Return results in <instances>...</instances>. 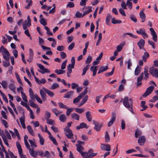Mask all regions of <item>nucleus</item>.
<instances>
[{
    "mask_svg": "<svg viewBox=\"0 0 158 158\" xmlns=\"http://www.w3.org/2000/svg\"><path fill=\"white\" fill-rule=\"evenodd\" d=\"M71 116L72 118L76 120H79V116L76 113H72L71 114Z\"/></svg>",
    "mask_w": 158,
    "mask_h": 158,
    "instance_id": "f704fd0d",
    "label": "nucleus"
},
{
    "mask_svg": "<svg viewBox=\"0 0 158 158\" xmlns=\"http://www.w3.org/2000/svg\"><path fill=\"white\" fill-rule=\"evenodd\" d=\"M158 100V96L155 95L149 101L150 102H154Z\"/></svg>",
    "mask_w": 158,
    "mask_h": 158,
    "instance_id": "0e129e2a",
    "label": "nucleus"
},
{
    "mask_svg": "<svg viewBox=\"0 0 158 158\" xmlns=\"http://www.w3.org/2000/svg\"><path fill=\"white\" fill-rule=\"evenodd\" d=\"M144 74V77L143 78L145 80H147L149 78V74L148 73V67L147 66H145L144 68V71L143 73V75Z\"/></svg>",
    "mask_w": 158,
    "mask_h": 158,
    "instance_id": "f3484780",
    "label": "nucleus"
},
{
    "mask_svg": "<svg viewBox=\"0 0 158 158\" xmlns=\"http://www.w3.org/2000/svg\"><path fill=\"white\" fill-rule=\"evenodd\" d=\"M93 150L90 149L88 152H83L81 155L84 158H92L97 155V153H94L92 152Z\"/></svg>",
    "mask_w": 158,
    "mask_h": 158,
    "instance_id": "f03ea898",
    "label": "nucleus"
},
{
    "mask_svg": "<svg viewBox=\"0 0 158 158\" xmlns=\"http://www.w3.org/2000/svg\"><path fill=\"white\" fill-rule=\"evenodd\" d=\"M49 138L55 145H58V143L56 141V139L52 136L50 137Z\"/></svg>",
    "mask_w": 158,
    "mask_h": 158,
    "instance_id": "69168bd1",
    "label": "nucleus"
},
{
    "mask_svg": "<svg viewBox=\"0 0 158 158\" xmlns=\"http://www.w3.org/2000/svg\"><path fill=\"white\" fill-rule=\"evenodd\" d=\"M81 98L80 96H79L74 99L73 101V103L75 104H76L77 103H78L79 102L80 100L81 99Z\"/></svg>",
    "mask_w": 158,
    "mask_h": 158,
    "instance_id": "680f3d73",
    "label": "nucleus"
},
{
    "mask_svg": "<svg viewBox=\"0 0 158 158\" xmlns=\"http://www.w3.org/2000/svg\"><path fill=\"white\" fill-rule=\"evenodd\" d=\"M124 44H121L117 46L116 47L117 51L118 52H120L122 50Z\"/></svg>",
    "mask_w": 158,
    "mask_h": 158,
    "instance_id": "3c124183",
    "label": "nucleus"
},
{
    "mask_svg": "<svg viewBox=\"0 0 158 158\" xmlns=\"http://www.w3.org/2000/svg\"><path fill=\"white\" fill-rule=\"evenodd\" d=\"M92 60V57L90 56H88L85 62L86 64H87V65H89L91 63Z\"/></svg>",
    "mask_w": 158,
    "mask_h": 158,
    "instance_id": "603ef678",
    "label": "nucleus"
},
{
    "mask_svg": "<svg viewBox=\"0 0 158 158\" xmlns=\"http://www.w3.org/2000/svg\"><path fill=\"white\" fill-rule=\"evenodd\" d=\"M145 31V30L143 28L140 29L139 30L136 31V33L139 35H143V33Z\"/></svg>",
    "mask_w": 158,
    "mask_h": 158,
    "instance_id": "338daca9",
    "label": "nucleus"
},
{
    "mask_svg": "<svg viewBox=\"0 0 158 158\" xmlns=\"http://www.w3.org/2000/svg\"><path fill=\"white\" fill-rule=\"evenodd\" d=\"M146 139L143 136H140L138 139V143L141 146L143 145L145 142Z\"/></svg>",
    "mask_w": 158,
    "mask_h": 158,
    "instance_id": "dca6fc26",
    "label": "nucleus"
},
{
    "mask_svg": "<svg viewBox=\"0 0 158 158\" xmlns=\"http://www.w3.org/2000/svg\"><path fill=\"white\" fill-rule=\"evenodd\" d=\"M108 69V67L107 66H102L100 67L98 73V74H100L101 73H102L106 71Z\"/></svg>",
    "mask_w": 158,
    "mask_h": 158,
    "instance_id": "5701e85b",
    "label": "nucleus"
},
{
    "mask_svg": "<svg viewBox=\"0 0 158 158\" xmlns=\"http://www.w3.org/2000/svg\"><path fill=\"white\" fill-rule=\"evenodd\" d=\"M93 123L95 125L94 129L97 131H99L101 127L102 126L103 124L102 123H99L94 120L93 121Z\"/></svg>",
    "mask_w": 158,
    "mask_h": 158,
    "instance_id": "9d476101",
    "label": "nucleus"
},
{
    "mask_svg": "<svg viewBox=\"0 0 158 158\" xmlns=\"http://www.w3.org/2000/svg\"><path fill=\"white\" fill-rule=\"evenodd\" d=\"M154 88L153 86H151L147 88L144 93L143 94V97H146L150 94L153 91Z\"/></svg>",
    "mask_w": 158,
    "mask_h": 158,
    "instance_id": "6e6552de",
    "label": "nucleus"
},
{
    "mask_svg": "<svg viewBox=\"0 0 158 158\" xmlns=\"http://www.w3.org/2000/svg\"><path fill=\"white\" fill-rule=\"evenodd\" d=\"M76 146L77 147V151L81 155L82 153L83 152L82 151L84 150L83 147L81 145H77V144H76Z\"/></svg>",
    "mask_w": 158,
    "mask_h": 158,
    "instance_id": "2f4dec72",
    "label": "nucleus"
},
{
    "mask_svg": "<svg viewBox=\"0 0 158 158\" xmlns=\"http://www.w3.org/2000/svg\"><path fill=\"white\" fill-rule=\"evenodd\" d=\"M3 53H2V55L4 58L6 60H9L10 55L7 49H5Z\"/></svg>",
    "mask_w": 158,
    "mask_h": 158,
    "instance_id": "4468645a",
    "label": "nucleus"
},
{
    "mask_svg": "<svg viewBox=\"0 0 158 158\" xmlns=\"http://www.w3.org/2000/svg\"><path fill=\"white\" fill-rule=\"evenodd\" d=\"M75 111L77 113H81L84 111V110L82 108H76L75 109Z\"/></svg>",
    "mask_w": 158,
    "mask_h": 158,
    "instance_id": "e2e57ef3",
    "label": "nucleus"
},
{
    "mask_svg": "<svg viewBox=\"0 0 158 158\" xmlns=\"http://www.w3.org/2000/svg\"><path fill=\"white\" fill-rule=\"evenodd\" d=\"M150 30L151 31V34L152 36V39L155 42H156L157 41V35L156 32L154 29L151 27L150 28Z\"/></svg>",
    "mask_w": 158,
    "mask_h": 158,
    "instance_id": "ddd939ff",
    "label": "nucleus"
},
{
    "mask_svg": "<svg viewBox=\"0 0 158 158\" xmlns=\"http://www.w3.org/2000/svg\"><path fill=\"white\" fill-rule=\"evenodd\" d=\"M44 28L47 31V33L51 36L53 35L52 33L50 31L49 28L48 27H45Z\"/></svg>",
    "mask_w": 158,
    "mask_h": 158,
    "instance_id": "052dcab7",
    "label": "nucleus"
},
{
    "mask_svg": "<svg viewBox=\"0 0 158 158\" xmlns=\"http://www.w3.org/2000/svg\"><path fill=\"white\" fill-rule=\"evenodd\" d=\"M149 54L148 52H145L142 57L143 61L144 62H146L147 59L149 57Z\"/></svg>",
    "mask_w": 158,
    "mask_h": 158,
    "instance_id": "de8ad7c7",
    "label": "nucleus"
},
{
    "mask_svg": "<svg viewBox=\"0 0 158 158\" xmlns=\"http://www.w3.org/2000/svg\"><path fill=\"white\" fill-rule=\"evenodd\" d=\"M38 136L39 138V142L40 145H43L44 144V139L42 136L40 134L38 133Z\"/></svg>",
    "mask_w": 158,
    "mask_h": 158,
    "instance_id": "72a5a7b5",
    "label": "nucleus"
},
{
    "mask_svg": "<svg viewBox=\"0 0 158 158\" xmlns=\"http://www.w3.org/2000/svg\"><path fill=\"white\" fill-rule=\"evenodd\" d=\"M112 16L110 14H108L106 17V23L107 25H110V21L111 19H112Z\"/></svg>",
    "mask_w": 158,
    "mask_h": 158,
    "instance_id": "c756f323",
    "label": "nucleus"
},
{
    "mask_svg": "<svg viewBox=\"0 0 158 158\" xmlns=\"http://www.w3.org/2000/svg\"><path fill=\"white\" fill-rule=\"evenodd\" d=\"M21 96L22 99L25 102H28L27 97L25 94L23 92L21 91Z\"/></svg>",
    "mask_w": 158,
    "mask_h": 158,
    "instance_id": "c03bdc74",
    "label": "nucleus"
},
{
    "mask_svg": "<svg viewBox=\"0 0 158 158\" xmlns=\"http://www.w3.org/2000/svg\"><path fill=\"white\" fill-rule=\"evenodd\" d=\"M59 107L60 108H64L65 109H67L68 107L67 106L64 104L62 102H59L58 103Z\"/></svg>",
    "mask_w": 158,
    "mask_h": 158,
    "instance_id": "4d7b16f0",
    "label": "nucleus"
},
{
    "mask_svg": "<svg viewBox=\"0 0 158 158\" xmlns=\"http://www.w3.org/2000/svg\"><path fill=\"white\" fill-rule=\"evenodd\" d=\"M64 130H65V132H66L65 133V135L66 137L70 139L73 138V134L72 131L68 127H66Z\"/></svg>",
    "mask_w": 158,
    "mask_h": 158,
    "instance_id": "20e7f679",
    "label": "nucleus"
},
{
    "mask_svg": "<svg viewBox=\"0 0 158 158\" xmlns=\"http://www.w3.org/2000/svg\"><path fill=\"white\" fill-rule=\"evenodd\" d=\"M89 65H86V66L85 67H84L83 69V73L82 74V75L83 76L85 74L87 71L89 69Z\"/></svg>",
    "mask_w": 158,
    "mask_h": 158,
    "instance_id": "774afa93",
    "label": "nucleus"
},
{
    "mask_svg": "<svg viewBox=\"0 0 158 158\" xmlns=\"http://www.w3.org/2000/svg\"><path fill=\"white\" fill-rule=\"evenodd\" d=\"M31 25V19L30 16L28 15L27 17V21L25 20L23 24V27L24 30H26L27 27H29Z\"/></svg>",
    "mask_w": 158,
    "mask_h": 158,
    "instance_id": "39448f33",
    "label": "nucleus"
},
{
    "mask_svg": "<svg viewBox=\"0 0 158 158\" xmlns=\"http://www.w3.org/2000/svg\"><path fill=\"white\" fill-rule=\"evenodd\" d=\"M74 92L73 91H69L67 92L64 96V98H72L73 97Z\"/></svg>",
    "mask_w": 158,
    "mask_h": 158,
    "instance_id": "4be33fe9",
    "label": "nucleus"
},
{
    "mask_svg": "<svg viewBox=\"0 0 158 158\" xmlns=\"http://www.w3.org/2000/svg\"><path fill=\"white\" fill-rule=\"evenodd\" d=\"M2 87L4 89H6L7 86V83L6 81H3L1 82H0Z\"/></svg>",
    "mask_w": 158,
    "mask_h": 158,
    "instance_id": "8fccbe9b",
    "label": "nucleus"
},
{
    "mask_svg": "<svg viewBox=\"0 0 158 158\" xmlns=\"http://www.w3.org/2000/svg\"><path fill=\"white\" fill-rule=\"evenodd\" d=\"M33 101H34V100H32L31 99L29 100L30 105L32 107L36 108L37 107V105L36 104L34 103Z\"/></svg>",
    "mask_w": 158,
    "mask_h": 158,
    "instance_id": "09e8293b",
    "label": "nucleus"
},
{
    "mask_svg": "<svg viewBox=\"0 0 158 158\" xmlns=\"http://www.w3.org/2000/svg\"><path fill=\"white\" fill-rule=\"evenodd\" d=\"M59 119L61 122L64 123L66 121L67 118L64 114H62L60 115Z\"/></svg>",
    "mask_w": 158,
    "mask_h": 158,
    "instance_id": "cd10ccee",
    "label": "nucleus"
},
{
    "mask_svg": "<svg viewBox=\"0 0 158 158\" xmlns=\"http://www.w3.org/2000/svg\"><path fill=\"white\" fill-rule=\"evenodd\" d=\"M103 54V53L102 52H101L98 57L96 58V60L93 61V65L94 66L99 64L100 62L99 60L101 59Z\"/></svg>",
    "mask_w": 158,
    "mask_h": 158,
    "instance_id": "2eb2a0df",
    "label": "nucleus"
},
{
    "mask_svg": "<svg viewBox=\"0 0 158 158\" xmlns=\"http://www.w3.org/2000/svg\"><path fill=\"white\" fill-rule=\"evenodd\" d=\"M29 150V151L30 154L31 156L33 157H36V155H37L36 152H35L32 148H30Z\"/></svg>",
    "mask_w": 158,
    "mask_h": 158,
    "instance_id": "e433bc0d",
    "label": "nucleus"
},
{
    "mask_svg": "<svg viewBox=\"0 0 158 158\" xmlns=\"http://www.w3.org/2000/svg\"><path fill=\"white\" fill-rule=\"evenodd\" d=\"M88 95H86L83 98L81 102L78 106V107H80L83 105L88 100Z\"/></svg>",
    "mask_w": 158,
    "mask_h": 158,
    "instance_id": "c85d7f7f",
    "label": "nucleus"
},
{
    "mask_svg": "<svg viewBox=\"0 0 158 158\" xmlns=\"http://www.w3.org/2000/svg\"><path fill=\"white\" fill-rule=\"evenodd\" d=\"M143 10H141L139 13V16L142 19V22H144L146 19V16L145 14L143 12Z\"/></svg>",
    "mask_w": 158,
    "mask_h": 158,
    "instance_id": "393cba45",
    "label": "nucleus"
},
{
    "mask_svg": "<svg viewBox=\"0 0 158 158\" xmlns=\"http://www.w3.org/2000/svg\"><path fill=\"white\" fill-rule=\"evenodd\" d=\"M36 64L38 67L41 70V71L38 70L39 72L42 74H44L46 73H50V71L48 69L45 68L42 64L38 63H36Z\"/></svg>",
    "mask_w": 158,
    "mask_h": 158,
    "instance_id": "423d86ee",
    "label": "nucleus"
},
{
    "mask_svg": "<svg viewBox=\"0 0 158 158\" xmlns=\"http://www.w3.org/2000/svg\"><path fill=\"white\" fill-rule=\"evenodd\" d=\"M142 134V132L138 129H136L135 131V137L137 138L138 136Z\"/></svg>",
    "mask_w": 158,
    "mask_h": 158,
    "instance_id": "49530a36",
    "label": "nucleus"
},
{
    "mask_svg": "<svg viewBox=\"0 0 158 158\" xmlns=\"http://www.w3.org/2000/svg\"><path fill=\"white\" fill-rule=\"evenodd\" d=\"M23 115L22 117H21L19 118V120L22 126V127L23 129L26 128L25 125L24 123L25 122V117L24 115V112H23Z\"/></svg>",
    "mask_w": 158,
    "mask_h": 158,
    "instance_id": "a878e982",
    "label": "nucleus"
},
{
    "mask_svg": "<svg viewBox=\"0 0 158 158\" xmlns=\"http://www.w3.org/2000/svg\"><path fill=\"white\" fill-rule=\"evenodd\" d=\"M1 131V130L0 129V135L2 137V139L3 140L4 143L6 145L8 146L9 144L6 141V138L5 135L3 131V130L2 131V133Z\"/></svg>",
    "mask_w": 158,
    "mask_h": 158,
    "instance_id": "6ab92c4d",
    "label": "nucleus"
},
{
    "mask_svg": "<svg viewBox=\"0 0 158 158\" xmlns=\"http://www.w3.org/2000/svg\"><path fill=\"white\" fill-rule=\"evenodd\" d=\"M122 8L123 9H127V5L125 2L123 0L122 1V3L121 5Z\"/></svg>",
    "mask_w": 158,
    "mask_h": 158,
    "instance_id": "bf43d9fd",
    "label": "nucleus"
},
{
    "mask_svg": "<svg viewBox=\"0 0 158 158\" xmlns=\"http://www.w3.org/2000/svg\"><path fill=\"white\" fill-rule=\"evenodd\" d=\"M52 112L56 116H58L59 114L62 113V111H59L56 108H54L52 110Z\"/></svg>",
    "mask_w": 158,
    "mask_h": 158,
    "instance_id": "58836bf2",
    "label": "nucleus"
},
{
    "mask_svg": "<svg viewBox=\"0 0 158 158\" xmlns=\"http://www.w3.org/2000/svg\"><path fill=\"white\" fill-rule=\"evenodd\" d=\"M76 128L77 130H78L80 129H82L84 128L87 129L88 128V127L87 126V125L86 123H80L79 126H77Z\"/></svg>",
    "mask_w": 158,
    "mask_h": 158,
    "instance_id": "bb28decb",
    "label": "nucleus"
},
{
    "mask_svg": "<svg viewBox=\"0 0 158 158\" xmlns=\"http://www.w3.org/2000/svg\"><path fill=\"white\" fill-rule=\"evenodd\" d=\"M116 116L115 113L114 112H112L111 119L108 124V127H110L113 124L115 120Z\"/></svg>",
    "mask_w": 158,
    "mask_h": 158,
    "instance_id": "f8f14e48",
    "label": "nucleus"
},
{
    "mask_svg": "<svg viewBox=\"0 0 158 158\" xmlns=\"http://www.w3.org/2000/svg\"><path fill=\"white\" fill-rule=\"evenodd\" d=\"M17 147L18 149L19 154H21L23 153V151L20 143L18 142H16Z\"/></svg>",
    "mask_w": 158,
    "mask_h": 158,
    "instance_id": "473e14b6",
    "label": "nucleus"
},
{
    "mask_svg": "<svg viewBox=\"0 0 158 158\" xmlns=\"http://www.w3.org/2000/svg\"><path fill=\"white\" fill-rule=\"evenodd\" d=\"M9 87L10 89L12 91L15 93V90L16 87L13 84L11 83H10L9 85Z\"/></svg>",
    "mask_w": 158,
    "mask_h": 158,
    "instance_id": "a18cd8bd",
    "label": "nucleus"
},
{
    "mask_svg": "<svg viewBox=\"0 0 158 158\" xmlns=\"http://www.w3.org/2000/svg\"><path fill=\"white\" fill-rule=\"evenodd\" d=\"M123 104L125 107L131 112L133 114L135 113L133 110V102L132 98H129L127 96L125 97L123 100Z\"/></svg>",
    "mask_w": 158,
    "mask_h": 158,
    "instance_id": "f257e3e1",
    "label": "nucleus"
},
{
    "mask_svg": "<svg viewBox=\"0 0 158 158\" xmlns=\"http://www.w3.org/2000/svg\"><path fill=\"white\" fill-rule=\"evenodd\" d=\"M45 119L47 120L49 119L51 117L50 113L48 111H45V113L44 114Z\"/></svg>",
    "mask_w": 158,
    "mask_h": 158,
    "instance_id": "864d4df0",
    "label": "nucleus"
},
{
    "mask_svg": "<svg viewBox=\"0 0 158 158\" xmlns=\"http://www.w3.org/2000/svg\"><path fill=\"white\" fill-rule=\"evenodd\" d=\"M100 148L101 150L109 152L111 150V147L110 144L101 143Z\"/></svg>",
    "mask_w": 158,
    "mask_h": 158,
    "instance_id": "1a4fd4ad",
    "label": "nucleus"
},
{
    "mask_svg": "<svg viewBox=\"0 0 158 158\" xmlns=\"http://www.w3.org/2000/svg\"><path fill=\"white\" fill-rule=\"evenodd\" d=\"M145 102L144 101H142L141 102V106L142 107L143 109L140 110L141 111H142L143 110H145L146 108H147V106L145 105Z\"/></svg>",
    "mask_w": 158,
    "mask_h": 158,
    "instance_id": "5fc2aeb1",
    "label": "nucleus"
},
{
    "mask_svg": "<svg viewBox=\"0 0 158 158\" xmlns=\"http://www.w3.org/2000/svg\"><path fill=\"white\" fill-rule=\"evenodd\" d=\"M85 115L87 120L89 122H91L92 120V118L90 112L89 111L86 112Z\"/></svg>",
    "mask_w": 158,
    "mask_h": 158,
    "instance_id": "7c9ffc66",
    "label": "nucleus"
},
{
    "mask_svg": "<svg viewBox=\"0 0 158 158\" xmlns=\"http://www.w3.org/2000/svg\"><path fill=\"white\" fill-rule=\"evenodd\" d=\"M145 41L143 39H141L137 43V45L139 47L140 49L143 48L145 44Z\"/></svg>",
    "mask_w": 158,
    "mask_h": 158,
    "instance_id": "412c9836",
    "label": "nucleus"
},
{
    "mask_svg": "<svg viewBox=\"0 0 158 158\" xmlns=\"http://www.w3.org/2000/svg\"><path fill=\"white\" fill-rule=\"evenodd\" d=\"M115 69V67H114L112 69V71L110 72L107 73H106L105 76L106 77L112 75L114 73Z\"/></svg>",
    "mask_w": 158,
    "mask_h": 158,
    "instance_id": "13d9d810",
    "label": "nucleus"
},
{
    "mask_svg": "<svg viewBox=\"0 0 158 158\" xmlns=\"http://www.w3.org/2000/svg\"><path fill=\"white\" fill-rule=\"evenodd\" d=\"M125 64H127V69H129L131 70V67L132 65V62L130 59H129L127 61H125Z\"/></svg>",
    "mask_w": 158,
    "mask_h": 158,
    "instance_id": "79ce46f5",
    "label": "nucleus"
},
{
    "mask_svg": "<svg viewBox=\"0 0 158 158\" xmlns=\"http://www.w3.org/2000/svg\"><path fill=\"white\" fill-rule=\"evenodd\" d=\"M143 78V72H142L137 78L136 85L138 86H140L142 85V81Z\"/></svg>",
    "mask_w": 158,
    "mask_h": 158,
    "instance_id": "9b49d317",
    "label": "nucleus"
},
{
    "mask_svg": "<svg viewBox=\"0 0 158 158\" xmlns=\"http://www.w3.org/2000/svg\"><path fill=\"white\" fill-rule=\"evenodd\" d=\"M92 6H88L87 7V9L88 10H86L84 12L83 14H82V16H84L85 15L88 14L90 12L92 11Z\"/></svg>",
    "mask_w": 158,
    "mask_h": 158,
    "instance_id": "4c0bfd02",
    "label": "nucleus"
},
{
    "mask_svg": "<svg viewBox=\"0 0 158 158\" xmlns=\"http://www.w3.org/2000/svg\"><path fill=\"white\" fill-rule=\"evenodd\" d=\"M6 61H2L3 65L5 67H7L10 65L9 60Z\"/></svg>",
    "mask_w": 158,
    "mask_h": 158,
    "instance_id": "6e6d98bb",
    "label": "nucleus"
},
{
    "mask_svg": "<svg viewBox=\"0 0 158 158\" xmlns=\"http://www.w3.org/2000/svg\"><path fill=\"white\" fill-rule=\"evenodd\" d=\"M29 96L31 99L32 100H34L35 101V98L36 99L37 101L40 103L41 104L42 103V101L41 99L36 94H34L33 91L31 88H30L29 90Z\"/></svg>",
    "mask_w": 158,
    "mask_h": 158,
    "instance_id": "7ed1b4c3",
    "label": "nucleus"
},
{
    "mask_svg": "<svg viewBox=\"0 0 158 158\" xmlns=\"http://www.w3.org/2000/svg\"><path fill=\"white\" fill-rule=\"evenodd\" d=\"M105 141L106 143H108L110 141V137L107 131H106L105 132Z\"/></svg>",
    "mask_w": 158,
    "mask_h": 158,
    "instance_id": "c9c22d12",
    "label": "nucleus"
},
{
    "mask_svg": "<svg viewBox=\"0 0 158 158\" xmlns=\"http://www.w3.org/2000/svg\"><path fill=\"white\" fill-rule=\"evenodd\" d=\"M45 92L43 89L40 90V94L43 101H45L47 98V96Z\"/></svg>",
    "mask_w": 158,
    "mask_h": 158,
    "instance_id": "aec40b11",
    "label": "nucleus"
},
{
    "mask_svg": "<svg viewBox=\"0 0 158 158\" xmlns=\"http://www.w3.org/2000/svg\"><path fill=\"white\" fill-rule=\"evenodd\" d=\"M141 68L140 67L137 66L135 71V75H138L141 72Z\"/></svg>",
    "mask_w": 158,
    "mask_h": 158,
    "instance_id": "ea45409f",
    "label": "nucleus"
},
{
    "mask_svg": "<svg viewBox=\"0 0 158 158\" xmlns=\"http://www.w3.org/2000/svg\"><path fill=\"white\" fill-rule=\"evenodd\" d=\"M150 73L154 77L158 78V69L152 67L149 69Z\"/></svg>",
    "mask_w": 158,
    "mask_h": 158,
    "instance_id": "0eeeda50",
    "label": "nucleus"
},
{
    "mask_svg": "<svg viewBox=\"0 0 158 158\" xmlns=\"http://www.w3.org/2000/svg\"><path fill=\"white\" fill-rule=\"evenodd\" d=\"M27 129L30 134L32 135H34L33 131L30 125L27 126Z\"/></svg>",
    "mask_w": 158,
    "mask_h": 158,
    "instance_id": "37998d69",
    "label": "nucleus"
},
{
    "mask_svg": "<svg viewBox=\"0 0 158 158\" xmlns=\"http://www.w3.org/2000/svg\"><path fill=\"white\" fill-rule=\"evenodd\" d=\"M111 22L114 24H115L117 23H120L122 22L121 20H117L114 17H113L112 18L111 20Z\"/></svg>",
    "mask_w": 158,
    "mask_h": 158,
    "instance_id": "a19ab883",
    "label": "nucleus"
},
{
    "mask_svg": "<svg viewBox=\"0 0 158 158\" xmlns=\"http://www.w3.org/2000/svg\"><path fill=\"white\" fill-rule=\"evenodd\" d=\"M42 89L44 91L47 93L48 95L50 97H53L54 95V93H53L52 92L46 89L44 87H43Z\"/></svg>",
    "mask_w": 158,
    "mask_h": 158,
    "instance_id": "b1692460",
    "label": "nucleus"
},
{
    "mask_svg": "<svg viewBox=\"0 0 158 158\" xmlns=\"http://www.w3.org/2000/svg\"><path fill=\"white\" fill-rule=\"evenodd\" d=\"M29 59H27V60L29 63H31L33 59L34 53L33 50L31 49H29Z\"/></svg>",
    "mask_w": 158,
    "mask_h": 158,
    "instance_id": "a211bd4d",
    "label": "nucleus"
}]
</instances>
